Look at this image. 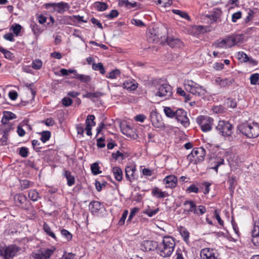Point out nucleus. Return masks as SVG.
<instances>
[{
    "label": "nucleus",
    "instance_id": "obj_1",
    "mask_svg": "<svg viewBox=\"0 0 259 259\" xmlns=\"http://www.w3.org/2000/svg\"><path fill=\"white\" fill-rule=\"evenodd\" d=\"M176 246L174 238L170 236H165L162 242L158 244L157 253L161 257L165 258L169 257L172 253Z\"/></svg>",
    "mask_w": 259,
    "mask_h": 259
},
{
    "label": "nucleus",
    "instance_id": "obj_2",
    "mask_svg": "<svg viewBox=\"0 0 259 259\" xmlns=\"http://www.w3.org/2000/svg\"><path fill=\"white\" fill-rule=\"evenodd\" d=\"M237 128L248 138H255L259 136V124L257 123H243L239 125Z\"/></svg>",
    "mask_w": 259,
    "mask_h": 259
},
{
    "label": "nucleus",
    "instance_id": "obj_3",
    "mask_svg": "<svg viewBox=\"0 0 259 259\" xmlns=\"http://www.w3.org/2000/svg\"><path fill=\"white\" fill-rule=\"evenodd\" d=\"M184 86L186 91L194 95L202 96L205 94V90L202 87L192 80H185Z\"/></svg>",
    "mask_w": 259,
    "mask_h": 259
},
{
    "label": "nucleus",
    "instance_id": "obj_4",
    "mask_svg": "<svg viewBox=\"0 0 259 259\" xmlns=\"http://www.w3.org/2000/svg\"><path fill=\"white\" fill-rule=\"evenodd\" d=\"M206 154L204 148L202 147L194 148L191 153L187 156V159L190 162L194 164L200 163L204 160Z\"/></svg>",
    "mask_w": 259,
    "mask_h": 259
},
{
    "label": "nucleus",
    "instance_id": "obj_5",
    "mask_svg": "<svg viewBox=\"0 0 259 259\" xmlns=\"http://www.w3.org/2000/svg\"><path fill=\"white\" fill-rule=\"evenodd\" d=\"M56 251L55 247L41 248L31 254L32 259H50Z\"/></svg>",
    "mask_w": 259,
    "mask_h": 259
},
{
    "label": "nucleus",
    "instance_id": "obj_6",
    "mask_svg": "<svg viewBox=\"0 0 259 259\" xmlns=\"http://www.w3.org/2000/svg\"><path fill=\"white\" fill-rule=\"evenodd\" d=\"M215 128L222 136L229 137L233 133V126L228 121L220 120Z\"/></svg>",
    "mask_w": 259,
    "mask_h": 259
},
{
    "label": "nucleus",
    "instance_id": "obj_7",
    "mask_svg": "<svg viewBox=\"0 0 259 259\" xmlns=\"http://www.w3.org/2000/svg\"><path fill=\"white\" fill-rule=\"evenodd\" d=\"M16 253L15 245H0V257L3 259H13Z\"/></svg>",
    "mask_w": 259,
    "mask_h": 259
},
{
    "label": "nucleus",
    "instance_id": "obj_8",
    "mask_svg": "<svg viewBox=\"0 0 259 259\" xmlns=\"http://www.w3.org/2000/svg\"><path fill=\"white\" fill-rule=\"evenodd\" d=\"M197 123L200 125L201 130L204 132L210 131L212 128L213 120L207 116H200L197 118Z\"/></svg>",
    "mask_w": 259,
    "mask_h": 259
},
{
    "label": "nucleus",
    "instance_id": "obj_9",
    "mask_svg": "<svg viewBox=\"0 0 259 259\" xmlns=\"http://www.w3.org/2000/svg\"><path fill=\"white\" fill-rule=\"evenodd\" d=\"M172 94L171 87L167 83H163L160 85L156 96L164 98L165 99L169 98Z\"/></svg>",
    "mask_w": 259,
    "mask_h": 259
},
{
    "label": "nucleus",
    "instance_id": "obj_10",
    "mask_svg": "<svg viewBox=\"0 0 259 259\" xmlns=\"http://www.w3.org/2000/svg\"><path fill=\"white\" fill-rule=\"evenodd\" d=\"M162 38L159 28L150 29L147 33V39L150 43H156Z\"/></svg>",
    "mask_w": 259,
    "mask_h": 259
},
{
    "label": "nucleus",
    "instance_id": "obj_11",
    "mask_svg": "<svg viewBox=\"0 0 259 259\" xmlns=\"http://www.w3.org/2000/svg\"><path fill=\"white\" fill-rule=\"evenodd\" d=\"M244 36L242 34H233L224 38L227 48H231L243 41Z\"/></svg>",
    "mask_w": 259,
    "mask_h": 259
},
{
    "label": "nucleus",
    "instance_id": "obj_12",
    "mask_svg": "<svg viewBox=\"0 0 259 259\" xmlns=\"http://www.w3.org/2000/svg\"><path fill=\"white\" fill-rule=\"evenodd\" d=\"M175 118L180 122L184 126L187 127L189 125V120L187 116L186 112L183 109H178L175 113Z\"/></svg>",
    "mask_w": 259,
    "mask_h": 259
},
{
    "label": "nucleus",
    "instance_id": "obj_13",
    "mask_svg": "<svg viewBox=\"0 0 259 259\" xmlns=\"http://www.w3.org/2000/svg\"><path fill=\"white\" fill-rule=\"evenodd\" d=\"M46 6L53 8L54 10L59 14L64 13L70 8L68 3L63 2L57 3H49L46 4Z\"/></svg>",
    "mask_w": 259,
    "mask_h": 259
},
{
    "label": "nucleus",
    "instance_id": "obj_14",
    "mask_svg": "<svg viewBox=\"0 0 259 259\" xmlns=\"http://www.w3.org/2000/svg\"><path fill=\"white\" fill-rule=\"evenodd\" d=\"M150 120L152 125L156 128H161L164 126L161 116L155 111L151 112Z\"/></svg>",
    "mask_w": 259,
    "mask_h": 259
},
{
    "label": "nucleus",
    "instance_id": "obj_15",
    "mask_svg": "<svg viewBox=\"0 0 259 259\" xmlns=\"http://www.w3.org/2000/svg\"><path fill=\"white\" fill-rule=\"evenodd\" d=\"M141 249L144 251H149L156 249L157 250L158 242L152 240H144L140 244Z\"/></svg>",
    "mask_w": 259,
    "mask_h": 259
},
{
    "label": "nucleus",
    "instance_id": "obj_16",
    "mask_svg": "<svg viewBox=\"0 0 259 259\" xmlns=\"http://www.w3.org/2000/svg\"><path fill=\"white\" fill-rule=\"evenodd\" d=\"M251 241L256 247H259V223L255 224L251 232Z\"/></svg>",
    "mask_w": 259,
    "mask_h": 259
},
{
    "label": "nucleus",
    "instance_id": "obj_17",
    "mask_svg": "<svg viewBox=\"0 0 259 259\" xmlns=\"http://www.w3.org/2000/svg\"><path fill=\"white\" fill-rule=\"evenodd\" d=\"M165 184L166 188H174L177 185V178L174 175H169L166 176L163 180Z\"/></svg>",
    "mask_w": 259,
    "mask_h": 259
},
{
    "label": "nucleus",
    "instance_id": "obj_18",
    "mask_svg": "<svg viewBox=\"0 0 259 259\" xmlns=\"http://www.w3.org/2000/svg\"><path fill=\"white\" fill-rule=\"evenodd\" d=\"M222 12L219 8H215L210 12L209 14L206 15L209 19L210 23H212L217 21L222 15Z\"/></svg>",
    "mask_w": 259,
    "mask_h": 259
},
{
    "label": "nucleus",
    "instance_id": "obj_19",
    "mask_svg": "<svg viewBox=\"0 0 259 259\" xmlns=\"http://www.w3.org/2000/svg\"><path fill=\"white\" fill-rule=\"evenodd\" d=\"M136 170V167L132 166H128L125 167V178L127 181L131 183L135 180V171Z\"/></svg>",
    "mask_w": 259,
    "mask_h": 259
},
{
    "label": "nucleus",
    "instance_id": "obj_20",
    "mask_svg": "<svg viewBox=\"0 0 259 259\" xmlns=\"http://www.w3.org/2000/svg\"><path fill=\"white\" fill-rule=\"evenodd\" d=\"M201 259H217L213 252V250L205 248L201 250L200 252Z\"/></svg>",
    "mask_w": 259,
    "mask_h": 259
},
{
    "label": "nucleus",
    "instance_id": "obj_21",
    "mask_svg": "<svg viewBox=\"0 0 259 259\" xmlns=\"http://www.w3.org/2000/svg\"><path fill=\"white\" fill-rule=\"evenodd\" d=\"M166 42L171 48L179 47L182 44V41L180 39L170 36L167 37Z\"/></svg>",
    "mask_w": 259,
    "mask_h": 259
},
{
    "label": "nucleus",
    "instance_id": "obj_22",
    "mask_svg": "<svg viewBox=\"0 0 259 259\" xmlns=\"http://www.w3.org/2000/svg\"><path fill=\"white\" fill-rule=\"evenodd\" d=\"M10 30L13 31V33L12 32L6 33L4 35V38L6 40L10 41H14L15 38L14 34L16 35V24L14 23L11 27Z\"/></svg>",
    "mask_w": 259,
    "mask_h": 259
},
{
    "label": "nucleus",
    "instance_id": "obj_23",
    "mask_svg": "<svg viewBox=\"0 0 259 259\" xmlns=\"http://www.w3.org/2000/svg\"><path fill=\"white\" fill-rule=\"evenodd\" d=\"M15 118L16 115L14 113L10 111H4L3 112V117L2 119V122L4 124H6L8 123L9 120Z\"/></svg>",
    "mask_w": 259,
    "mask_h": 259
},
{
    "label": "nucleus",
    "instance_id": "obj_24",
    "mask_svg": "<svg viewBox=\"0 0 259 259\" xmlns=\"http://www.w3.org/2000/svg\"><path fill=\"white\" fill-rule=\"evenodd\" d=\"M152 195L157 198H162L168 196L165 192L162 191L158 187H155L151 191Z\"/></svg>",
    "mask_w": 259,
    "mask_h": 259
},
{
    "label": "nucleus",
    "instance_id": "obj_25",
    "mask_svg": "<svg viewBox=\"0 0 259 259\" xmlns=\"http://www.w3.org/2000/svg\"><path fill=\"white\" fill-rule=\"evenodd\" d=\"M63 176L67 180V184L68 186H72L75 184L74 177L71 175L70 171L65 170L63 173Z\"/></svg>",
    "mask_w": 259,
    "mask_h": 259
},
{
    "label": "nucleus",
    "instance_id": "obj_26",
    "mask_svg": "<svg viewBox=\"0 0 259 259\" xmlns=\"http://www.w3.org/2000/svg\"><path fill=\"white\" fill-rule=\"evenodd\" d=\"M121 131L127 137L131 138L134 136V130L128 125L121 127Z\"/></svg>",
    "mask_w": 259,
    "mask_h": 259
},
{
    "label": "nucleus",
    "instance_id": "obj_27",
    "mask_svg": "<svg viewBox=\"0 0 259 259\" xmlns=\"http://www.w3.org/2000/svg\"><path fill=\"white\" fill-rule=\"evenodd\" d=\"M101 203L97 201H92L90 205V209L92 213H97L101 209Z\"/></svg>",
    "mask_w": 259,
    "mask_h": 259
},
{
    "label": "nucleus",
    "instance_id": "obj_28",
    "mask_svg": "<svg viewBox=\"0 0 259 259\" xmlns=\"http://www.w3.org/2000/svg\"><path fill=\"white\" fill-rule=\"evenodd\" d=\"M179 232L183 238L184 241L186 243H188L189 242V233L187 230L184 227L180 226L178 228Z\"/></svg>",
    "mask_w": 259,
    "mask_h": 259
},
{
    "label": "nucleus",
    "instance_id": "obj_29",
    "mask_svg": "<svg viewBox=\"0 0 259 259\" xmlns=\"http://www.w3.org/2000/svg\"><path fill=\"white\" fill-rule=\"evenodd\" d=\"M138 84L135 81H126L123 83V87L127 90L133 91L137 89Z\"/></svg>",
    "mask_w": 259,
    "mask_h": 259
},
{
    "label": "nucleus",
    "instance_id": "obj_30",
    "mask_svg": "<svg viewBox=\"0 0 259 259\" xmlns=\"http://www.w3.org/2000/svg\"><path fill=\"white\" fill-rule=\"evenodd\" d=\"M112 172L115 179L117 181L120 182L122 180V171L120 167L117 166L114 167L112 168Z\"/></svg>",
    "mask_w": 259,
    "mask_h": 259
},
{
    "label": "nucleus",
    "instance_id": "obj_31",
    "mask_svg": "<svg viewBox=\"0 0 259 259\" xmlns=\"http://www.w3.org/2000/svg\"><path fill=\"white\" fill-rule=\"evenodd\" d=\"M72 78H75L79 80L80 82L86 83L89 82L91 80V77L89 75L80 74L78 73L76 74V76H73Z\"/></svg>",
    "mask_w": 259,
    "mask_h": 259
},
{
    "label": "nucleus",
    "instance_id": "obj_32",
    "mask_svg": "<svg viewBox=\"0 0 259 259\" xmlns=\"http://www.w3.org/2000/svg\"><path fill=\"white\" fill-rule=\"evenodd\" d=\"M183 204L184 205H189V208L188 210H185L184 211V213H185L186 214H190V212H192L193 211V209L196 207V204L195 203L192 201V200H186Z\"/></svg>",
    "mask_w": 259,
    "mask_h": 259
},
{
    "label": "nucleus",
    "instance_id": "obj_33",
    "mask_svg": "<svg viewBox=\"0 0 259 259\" xmlns=\"http://www.w3.org/2000/svg\"><path fill=\"white\" fill-rule=\"evenodd\" d=\"M93 7L95 9L99 11H104L106 10L108 8L107 4L100 2H96L94 3L93 4Z\"/></svg>",
    "mask_w": 259,
    "mask_h": 259
},
{
    "label": "nucleus",
    "instance_id": "obj_34",
    "mask_svg": "<svg viewBox=\"0 0 259 259\" xmlns=\"http://www.w3.org/2000/svg\"><path fill=\"white\" fill-rule=\"evenodd\" d=\"M95 117L94 115H88L85 119V127H92L95 126L96 122L94 121Z\"/></svg>",
    "mask_w": 259,
    "mask_h": 259
},
{
    "label": "nucleus",
    "instance_id": "obj_35",
    "mask_svg": "<svg viewBox=\"0 0 259 259\" xmlns=\"http://www.w3.org/2000/svg\"><path fill=\"white\" fill-rule=\"evenodd\" d=\"M236 56L240 62L246 63L249 60V57L243 52H238Z\"/></svg>",
    "mask_w": 259,
    "mask_h": 259
},
{
    "label": "nucleus",
    "instance_id": "obj_36",
    "mask_svg": "<svg viewBox=\"0 0 259 259\" xmlns=\"http://www.w3.org/2000/svg\"><path fill=\"white\" fill-rule=\"evenodd\" d=\"M206 210L205 207V206L203 205H199L198 206H197L196 205V207L193 209V213L195 214L200 215H203L204 213H205Z\"/></svg>",
    "mask_w": 259,
    "mask_h": 259
},
{
    "label": "nucleus",
    "instance_id": "obj_37",
    "mask_svg": "<svg viewBox=\"0 0 259 259\" xmlns=\"http://www.w3.org/2000/svg\"><path fill=\"white\" fill-rule=\"evenodd\" d=\"M43 229L44 231L50 237L56 239V237L55 234L52 231L51 228L46 223H44L43 225Z\"/></svg>",
    "mask_w": 259,
    "mask_h": 259
},
{
    "label": "nucleus",
    "instance_id": "obj_38",
    "mask_svg": "<svg viewBox=\"0 0 259 259\" xmlns=\"http://www.w3.org/2000/svg\"><path fill=\"white\" fill-rule=\"evenodd\" d=\"M92 68L94 70H99L102 74H104L105 73L104 67L101 63H98L97 64L93 63L92 65Z\"/></svg>",
    "mask_w": 259,
    "mask_h": 259
},
{
    "label": "nucleus",
    "instance_id": "obj_39",
    "mask_svg": "<svg viewBox=\"0 0 259 259\" xmlns=\"http://www.w3.org/2000/svg\"><path fill=\"white\" fill-rule=\"evenodd\" d=\"M164 112L167 117L173 118L175 117L176 115L175 113H176V110L175 111L169 107H165L164 108Z\"/></svg>",
    "mask_w": 259,
    "mask_h": 259
},
{
    "label": "nucleus",
    "instance_id": "obj_40",
    "mask_svg": "<svg viewBox=\"0 0 259 259\" xmlns=\"http://www.w3.org/2000/svg\"><path fill=\"white\" fill-rule=\"evenodd\" d=\"M173 13L180 16L181 18H184L186 20H189L190 17L188 14L184 12L179 10H172Z\"/></svg>",
    "mask_w": 259,
    "mask_h": 259
},
{
    "label": "nucleus",
    "instance_id": "obj_41",
    "mask_svg": "<svg viewBox=\"0 0 259 259\" xmlns=\"http://www.w3.org/2000/svg\"><path fill=\"white\" fill-rule=\"evenodd\" d=\"M224 160L221 157L217 158L214 161L215 165L214 166L211 167V168L214 169L216 172H218L219 167L224 164Z\"/></svg>",
    "mask_w": 259,
    "mask_h": 259
},
{
    "label": "nucleus",
    "instance_id": "obj_42",
    "mask_svg": "<svg viewBox=\"0 0 259 259\" xmlns=\"http://www.w3.org/2000/svg\"><path fill=\"white\" fill-rule=\"evenodd\" d=\"M91 169L92 170V172L94 175H97L102 172V171L100 170L99 164L97 162H95L93 163L91 166Z\"/></svg>",
    "mask_w": 259,
    "mask_h": 259
},
{
    "label": "nucleus",
    "instance_id": "obj_43",
    "mask_svg": "<svg viewBox=\"0 0 259 259\" xmlns=\"http://www.w3.org/2000/svg\"><path fill=\"white\" fill-rule=\"evenodd\" d=\"M40 134L41 136L40 140L43 143H46L51 137V132L48 131H43L40 133Z\"/></svg>",
    "mask_w": 259,
    "mask_h": 259
},
{
    "label": "nucleus",
    "instance_id": "obj_44",
    "mask_svg": "<svg viewBox=\"0 0 259 259\" xmlns=\"http://www.w3.org/2000/svg\"><path fill=\"white\" fill-rule=\"evenodd\" d=\"M19 154L23 158H26L29 154V149L26 147H22L19 149Z\"/></svg>",
    "mask_w": 259,
    "mask_h": 259
},
{
    "label": "nucleus",
    "instance_id": "obj_45",
    "mask_svg": "<svg viewBox=\"0 0 259 259\" xmlns=\"http://www.w3.org/2000/svg\"><path fill=\"white\" fill-rule=\"evenodd\" d=\"M31 182L27 180H20V189L21 190L29 188L30 186Z\"/></svg>",
    "mask_w": 259,
    "mask_h": 259
},
{
    "label": "nucleus",
    "instance_id": "obj_46",
    "mask_svg": "<svg viewBox=\"0 0 259 259\" xmlns=\"http://www.w3.org/2000/svg\"><path fill=\"white\" fill-rule=\"evenodd\" d=\"M177 92L180 96L184 97L186 101H188L190 100V95L186 94L185 91L183 90L181 88H178Z\"/></svg>",
    "mask_w": 259,
    "mask_h": 259
},
{
    "label": "nucleus",
    "instance_id": "obj_47",
    "mask_svg": "<svg viewBox=\"0 0 259 259\" xmlns=\"http://www.w3.org/2000/svg\"><path fill=\"white\" fill-rule=\"evenodd\" d=\"M250 83L251 84H259V74L254 73L250 77Z\"/></svg>",
    "mask_w": 259,
    "mask_h": 259
},
{
    "label": "nucleus",
    "instance_id": "obj_48",
    "mask_svg": "<svg viewBox=\"0 0 259 259\" xmlns=\"http://www.w3.org/2000/svg\"><path fill=\"white\" fill-rule=\"evenodd\" d=\"M225 104L228 107L234 108L236 107L237 103L235 99L229 98L225 100Z\"/></svg>",
    "mask_w": 259,
    "mask_h": 259
},
{
    "label": "nucleus",
    "instance_id": "obj_49",
    "mask_svg": "<svg viewBox=\"0 0 259 259\" xmlns=\"http://www.w3.org/2000/svg\"><path fill=\"white\" fill-rule=\"evenodd\" d=\"M29 198L33 201L37 200L39 194L35 190H31L28 193Z\"/></svg>",
    "mask_w": 259,
    "mask_h": 259
},
{
    "label": "nucleus",
    "instance_id": "obj_50",
    "mask_svg": "<svg viewBox=\"0 0 259 259\" xmlns=\"http://www.w3.org/2000/svg\"><path fill=\"white\" fill-rule=\"evenodd\" d=\"M7 140V134L3 130L0 128V142L2 144H5Z\"/></svg>",
    "mask_w": 259,
    "mask_h": 259
},
{
    "label": "nucleus",
    "instance_id": "obj_51",
    "mask_svg": "<svg viewBox=\"0 0 259 259\" xmlns=\"http://www.w3.org/2000/svg\"><path fill=\"white\" fill-rule=\"evenodd\" d=\"M120 74V71L118 69H115L111 71L106 75V77L111 79H115Z\"/></svg>",
    "mask_w": 259,
    "mask_h": 259
},
{
    "label": "nucleus",
    "instance_id": "obj_52",
    "mask_svg": "<svg viewBox=\"0 0 259 259\" xmlns=\"http://www.w3.org/2000/svg\"><path fill=\"white\" fill-rule=\"evenodd\" d=\"M213 46L217 48H227L224 38L221 40H217L213 44Z\"/></svg>",
    "mask_w": 259,
    "mask_h": 259
},
{
    "label": "nucleus",
    "instance_id": "obj_53",
    "mask_svg": "<svg viewBox=\"0 0 259 259\" xmlns=\"http://www.w3.org/2000/svg\"><path fill=\"white\" fill-rule=\"evenodd\" d=\"M159 210V208H157L154 210L148 208V209L145 210L144 211V213L147 214L148 217H152L155 214H156Z\"/></svg>",
    "mask_w": 259,
    "mask_h": 259
},
{
    "label": "nucleus",
    "instance_id": "obj_54",
    "mask_svg": "<svg viewBox=\"0 0 259 259\" xmlns=\"http://www.w3.org/2000/svg\"><path fill=\"white\" fill-rule=\"evenodd\" d=\"M235 178L234 177H230L228 181V183L229 184V189L232 192H234V190L235 187Z\"/></svg>",
    "mask_w": 259,
    "mask_h": 259
},
{
    "label": "nucleus",
    "instance_id": "obj_55",
    "mask_svg": "<svg viewBox=\"0 0 259 259\" xmlns=\"http://www.w3.org/2000/svg\"><path fill=\"white\" fill-rule=\"evenodd\" d=\"M186 192L188 193H197L199 192V188L195 185L192 184L187 188Z\"/></svg>",
    "mask_w": 259,
    "mask_h": 259
},
{
    "label": "nucleus",
    "instance_id": "obj_56",
    "mask_svg": "<svg viewBox=\"0 0 259 259\" xmlns=\"http://www.w3.org/2000/svg\"><path fill=\"white\" fill-rule=\"evenodd\" d=\"M19 203H20L21 205V207L23 209H27V203H29L26 197H22V200L20 199H17Z\"/></svg>",
    "mask_w": 259,
    "mask_h": 259
},
{
    "label": "nucleus",
    "instance_id": "obj_57",
    "mask_svg": "<svg viewBox=\"0 0 259 259\" xmlns=\"http://www.w3.org/2000/svg\"><path fill=\"white\" fill-rule=\"evenodd\" d=\"M32 30L35 35H39L42 31L40 27L35 23H32L31 24Z\"/></svg>",
    "mask_w": 259,
    "mask_h": 259
},
{
    "label": "nucleus",
    "instance_id": "obj_58",
    "mask_svg": "<svg viewBox=\"0 0 259 259\" xmlns=\"http://www.w3.org/2000/svg\"><path fill=\"white\" fill-rule=\"evenodd\" d=\"M31 66L34 69H39L42 66V62L39 59L35 60L32 62Z\"/></svg>",
    "mask_w": 259,
    "mask_h": 259
},
{
    "label": "nucleus",
    "instance_id": "obj_59",
    "mask_svg": "<svg viewBox=\"0 0 259 259\" xmlns=\"http://www.w3.org/2000/svg\"><path fill=\"white\" fill-rule=\"evenodd\" d=\"M102 94L100 92L96 93H87L83 96L85 98H98L100 97Z\"/></svg>",
    "mask_w": 259,
    "mask_h": 259
},
{
    "label": "nucleus",
    "instance_id": "obj_60",
    "mask_svg": "<svg viewBox=\"0 0 259 259\" xmlns=\"http://www.w3.org/2000/svg\"><path fill=\"white\" fill-rule=\"evenodd\" d=\"M61 234L67 241L70 240L72 239V234L65 229H62L61 231Z\"/></svg>",
    "mask_w": 259,
    "mask_h": 259
},
{
    "label": "nucleus",
    "instance_id": "obj_61",
    "mask_svg": "<svg viewBox=\"0 0 259 259\" xmlns=\"http://www.w3.org/2000/svg\"><path fill=\"white\" fill-rule=\"evenodd\" d=\"M212 110L215 113H224L226 111V109L222 105L214 106Z\"/></svg>",
    "mask_w": 259,
    "mask_h": 259
},
{
    "label": "nucleus",
    "instance_id": "obj_62",
    "mask_svg": "<svg viewBox=\"0 0 259 259\" xmlns=\"http://www.w3.org/2000/svg\"><path fill=\"white\" fill-rule=\"evenodd\" d=\"M233 82V79L226 78L225 79H222L220 85L223 87L228 86L231 85Z\"/></svg>",
    "mask_w": 259,
    "mask_h": 259
},
{
    "label": "nucleus",
    "instance_id": "obj_63",
    "mask_svg": "<svg viewBox=\"0 0 259 259\" xmlns=\"http://www.w3.org/2000/svg\"><path fill=\"white\" fill-rule=\"evenodd\" d=\"M24 125L21 123L17 126V134L20 137H23L25 135V130L22 128Z\"/></svg>",
    "mask_w": 259,
    "mask_h": 259
},
{
    "label": "nucleus",
    "instance_id": "obj_64",
    "mask_svg": "<svg viewBox=\"0 0 259 259\" xmlns=\"http://www.w3.org/2000/svg\"><path fill=\"white\" fill-rule=\"evenodd\" d=\"M157 3L161 5L162 7H166L170 6L172 2L171 0H158Z\"/></svg>",
    "mask_w": 259,
    "mask_h": 259
}]
</instances>
